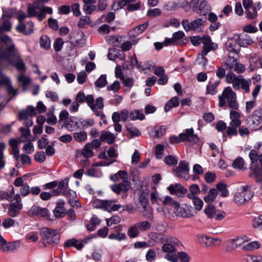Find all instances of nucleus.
<instances>
[{
  "label": "nucleus",
  "instance_id": "1",
  "mask_svg": "<svg viewBox=\"0 0 262 262\" xmlns=\"http://www.w3.org/2000/svg\"><path fill=\"white\" fill-rule=\"evenodd\" d=\"M3 60L9 65L14 67L18 70L19 74L17 77V82L21 85L23 91H26L28 86L31 83V79L24 74L26 71V64L17 50L13 49L11 53H10L8 55H1L0 62Z\"/></svg>",
  "mask_w": 262,
  "mask_h": 262
},
{
  "label": "nucleus",
  "instance_id": "2",
  "mask_svg": "<svg viewBox=\"0 0 262 262\" xmlns=\"http://www.w3.org/2000/svg\"><path fill=\"white\" fill-rule=\"evenodd\" d=\"M226 80L228 83L232 84L235 90L242 89L246 93L250 91V85L251 84L250 79H246L242 75H236L233 72H228L226 75Z\"/></svg>",
  "mask_w": 262,
  "mask_h": 262
},
{
  "label": "nucleus",
  "instance_id": "3",
  "mask_svg": "<svg viewBox=\"0 0 262 262\" xmlns=\"http://www.w3.org/2000/svg\"><path fill=\"white\" fill-rule=\"evenodd\" d=\"M218 97L220 106L223 107L227 103L229 108L235 110H238L239 105L236 100V95L231 87L225 88L222 95H219Z\"/></svg>",
  "mask_w": 262,
  "mask_h": 262
},
{
  "label": "nucleus",
  "instance_id": "4",
  "mask_svg": "<svg viewBox=\"0 0 262 262\" xmlns=\"http://www.w3.org/2000/svg\"><path fill=\"white\" fill-rule=\"evenodd\" d=\"M41 241L45 246L57 244L60 240L59 231L57 229L42 227L40 231Z\"/></svg>",
  "mask_w": 262,
  "mask_h": 262
},
{
  "label": "nucleus",
  "instance_id": "5",
  "mask_svg": "<svg viewBox=\"0 0 262 262\" xmlns=\"http://www.w3.org/2000/svg\"><path fill=\"white\" fill-rule=\"evenodd\" d=\"M198 141L199 138L194 134V131L192 128L186 129L184 133L180 134L178 136H173L169 138V142L172 144L185 141L195 144Z\"/></svg>",
  "mask_w": 262,
  "mask_h": 262
},
{
  "label": "nucleus",
  "instance_id": "6",
  "mask_svg": "<svg viewBox=\"0 0 262 262\" xmlns=\"http://www.w3.org/2000/svg\"><path fill=\"white\" fill-rule=\"evenodd\" d=\"M253 194L254 192L250 190V185L243 186L235 193L234 201L238 205H243L252 198Z\"/></svg>",
  "mask_w": 262,
  "mask_h": 262
},
{
  "label": "nucleus",
  "instance_id": "7",
  "mask_svg": "<svg viewBox=\"0 0 262 262\" xmlns=\"http://www.w3.org/2000/svg\"><path fill=\"white\" fill-rule=\"evenodd\" d=\"M222 65L229 72H233L234 71L238 74H241L245 71V67L238 62V59L230 55L227 56Z\"/></svg>",
  "mask_w": 262,
  "mask_h": 262
},
{
  "label": "nucleus",
  "instance_id": "8",
  "mask_svg": "<svg viewBox=\"0 0 262 262\" xmlns=\"http://www.w3.org/2000/svg\"><path fill=\"white\" fill-rule=\"evenodd\" d=\"M138 209L141 214L145 219L152 220L154 219L153 211L147 198L141 197Z\"/></svg>",
  "mask_w": 262,
  "mask_h": 262
},
{
  "label": "nucleus",
  "instance_id": "9",
  "mask_svg": "<svg viewBox=\"0 0 262 262\" xmlns=\"http://www.w3.org/2000/svg\"><path fill=\"white\" fill-rule=\"evenodd\" d=\"M165 215L168 219L171 220H174L178 216L189 218L193 216L191 212V209L186 205H183L181 207L179 205L174 213L171 214L168 213Z\"/></svg>",
  "mask_w": 262,
  "mask_h": 262
},
{
  "label": "nucleus",
  "instance_id": "10",
  "mask_svg": "<svg viewBox=\"0 0 262 262\" xmlns=\"http://www.w3.org/2000/svg\"><path fill=\"white\" fill-rule=\"evenodd\" d=\"M239 38L238 34H235L232 37L228 38L226 43V50L230 53L237 54L241 50Z\"/></svg>",
  "mask_w": 262,
  "mask_h": 262
},
{
  "label": "nucleus",
  "instance_id": "11",
  "mask_svg": "<svg viewBox=\"0 0 262 262\" xmlns=\"http://www.w3.org/2000/svg\"><path fill=\"white\" fill-rule=\"evenodd\" d=\"M14 200L15 202L11 203L9 205L8 214L12 217H15L19 213L20 210L23 208L21 199L19 194L16 195Z\"/></svg>",
  "mask_w": 262,
  "mask_h": 262
},
{
  "label": "nucleus",
  "instance_id": "12",
  "mask_svg": "<svg viewBox=\"0 0 262 262\" xmlns=\"http://www.w3.org/2000/svg\"><path fill=\"white\" fill-rule=\"evenodd\" d=\"M189 164L187 162L183 161H181L179 166L173 169V171L176 173L177 177H181L185 180H188L189 178L188 174L189 171Z\"/></svg>",
  "mask_w": 262,
  "mask_h": 262
},
{
  "label": "nucleus",
  "instance_id": "13",
  "mask_svg": "<svg viewBox=\"0 0 262 262\" xmlns=\"http://www.w3.org/2000/svg\"><path fill=\"white\" fill-rule=\"evenodd\" d=\"M203 45V50L202 53L203 55H207L209 52L215 50L218 48L217 44L212 42L211 37L207 35L204 36Z\"/></svg>",
  "mask_w": 262,
  "mask_h": 262
},
{
  "label": "nucleus",
  "instance_id": "14",
  "mask_svg": "<svg viewBox=\"0 0 262 262\" xmlns=\"http://www.w3.org/2000/svg\"><path fill=\"white\" fill-rule=\"evenodd\" d=\"M70 39L75 46L82 47L86 43V37L81 31L71 34Z\"/></svg>",
  "mask_w": 262,
  "mask_h": 262
},
{
  "label": "nucleus",
  "instance_id": "15",
  "mask_svg": "<svg viewBox=\"0 0 262 262\" xmlns=\"http://www.w3.org/2000/svg\"><path fill=\"white\" fill-rule=\"evenodd\" d=\"M262 121V110L259 109L254 111L252 115L249 117L247 121L250 126H258Z\"/></svg>",
  "mask_w": 262,
  "mask_h": 262
},
{
  "label": "nucleus",
  "instance_id": "16",
  "mask_svg": "<svg viewBox=\"0 0 262 262\" xmlns=\"http://www.w3.org/2000/svg\"><path fill=\"white\" fill-rule=\"evenodd\" d=\"M250 241V239L246 235L239 236L234 238L231 240L230 243L231 246V248L227 247L226 251L230 252L232 250L241 246L243 244L249 242Z\"/></svg>",
  "mask_w": 262,
  "mask_h": 262
},
{
  "label": "nucleus",
  "instance_id": "17",
  "mask_svg": "<svg viewBox=\"0 0 262 262\" xmlns=\"http://www.w3.org/2000/svg\"><path fill=\"white\" fill-rule=\"evenodd\" d=\"M80 119L75 117H71L69 119L65 120L62 124V127L66 128L68 130L72 132L79 128V123Z\"/></svg>",
  "mask_w": 262,
  "mask_h": 262
},
{
  "label": "nucleus",
  "instance_id": "18",
  "mask_svg": "<svg viewBox=\"0 0 262 262\" xmlns=\"http://www.w3.org/2000/svg\"><path fill=\"white\" fill-rule=\"evenodd\" d=\"M200 242L207 247H212L217 246L221 243V239L214 238L208 236L202 235L200 237Z\"/></svg>",
  "mask_w": 262,
  "mask_h": 262
},
{
  "label": "nucleus",
  "instance_id": "19",
  "mask_svg": "<svg viewBox=\"0 0 262 262\" xmlns=\"http://www.w3.org/2000/svg\"><path fill=\"white\" fill-rule=\"evenodd\" d=\"M116 201L115 200H104L103 210L108 212L119 210L121 208L122 206L119 204H116Z\"/></svg>",
  "mask_w": 262,
  "mask_h": 262
},
{
  "label": "nucleus",
  "instance_id": "20",
  "mask_svg": "<svg viewBox=\"0 0 262 262\" xmlns=\"http://www.w3.org/2000/svg\"><path fill=\"white\" fill-rule=\"evenodd\" d=\"M29 213L31 215L40 217H46L49 215L47 209L37 206H33L29 210Z\"/></svg>",
  "mask_w": 262,
  "mask_h": 262
},
{
  "label": "nucleus",
  "instance_id": "21",
  "mask_svg": "<svg viewBox=\"0 0 262 262\" xmlns=\"http://www.w3.org/2000/svg\"><path fill=\"white\" fill-rule=\"evenodd\" d=\"M34 4H37L36 8L37 10H39V12L37 13V15L36 16L37 17L38 19L40 21L42 20L46 17V15L47 13L50 14L52 13V8L49 7H44L43 6H39L37 2H34Z\"/></svg>",
  "mask_w": 262,
  "mask_h": 262
},
{
  "label": "nucleus",
  "instance_id": "22",
  "mask_svg": "<svg viewBox=\"0 0 262 262\" xmlns=\"http://www.w3.org/2000/svg\"><path fill=\"white\" fill-rule=\"evenodd\" d=\"M211 10V7L208 3L205 0H202L198 9L195 10V12L201 15H206Z\"/></svg>",
  "mask_w": 262,
  "mask_h": 262
},
{
  "label": "nucleus",
  "instance_id": "23",
  "mask_svg": "<svg viewBox=\"0 0 262 262\" xmlns=\"http://www.w3.org/2000/svg\"><path fill=\"white\" fill-rule=\"evenodd\" d=\"M168 190L172 194H181L183 195L186 194L187 192V189L180 184L169 185Z\"/></svg>",
  "mask_w": 262,
  "mask_h": 262
},
{
  "label": "nucleus",
  "instance_id": "24",
  "mask_svg": "<svg viewBox=\"0 0 262 262\" xmlns=\"http://www.w3.org/2000/svg\"><path fill=\"white\" fill-rule=\"evenodd\" d=\"M20 133V137L18 138L19 143H24L28 141H31V131L28 128L20 127L19 129Z\"/></svg>",
  "mask_w": 262,
  "mask_h": 262
},
{
  "label": "nucleus",
  "instance_id": "25",
  "mask_svg": "<svg viewBox=\"0 0 262 262\" xmlns=\"http://www.w3.org/2000/svg\"><path fill=\"white\" fill-rule=\"evenodd\" d=\"M260 247V243L255 241L243 245L241 249L242 251L245 252H249L257 250L259 249Z\"/></svg>",
  "mask_w": 262,
  "mask_h": 262
},
{
  "label": "nucleus",
  "instance_id": "26",
  "mask_svg": "<svg viewBox=\"0 0 262 262\" xmlns=\"http://www.w3.org/2000/svg\"><path fill=\"white\" fill-rule=\"evenodd\" d=\"M10 79L8 77L5 76L2 71L0 70V83L8 86L7 91L9 93H14V94H15V91L10 84Z\"/></svg>",
  "mask_w": 262,
  "mask_h": 262
},
{
  "label": "nucleus",
  "instance_id": "27",
  "mask_svg": "<svg viewBox=\"0 0 262 262\" xmlns=\"http://www.w3.org/2000/svg\"><path fill=\"white\" fill-rule=\"evenodd\" d=\"M259 156L257 151L255 150H251L249 153V156L251 161V166L250 169L253 171V174L255 175L256 172V167L255 166L257 160H259Z\"/></svg>",
  "mask_w": 262,
  "mask_h": 262
},
{
  "label": "nucleus",
  "instance_id": "28",
  "mask_svg": "<svg viewBox=\"0 0 262 262\" xmlns=\"http://www.w3.org/2000/svg\"><path fill=\"white\" fill-rule=\"evenodd\" d=\"M163 204L170 207L171 209L172 210L173 213H174L176 209H178V207L179 206V203L177 201L174 200L171 197L168 195L166 196L163 201Z\"/></svg>",
  "mask_w": 262,
  "mask_h": 262
},
{
  "label": "nucleus",
  "instance_id": "29",
  "mask_svg": "<svg viewBox=\"0 0 262 262\" xmlns=\"http://www.w3.org/2000/svg\"><path fill=\"white\" fill-rule=\"evenodd\" d=\"M18 194H15L14 188H12L9 192L0 191V200H6L9 202L15 201L14 198Z\"/></svg>",
  "mask_w": 262,
  "mask_h": 262
},
{
  "label": "nucleus",
  "instance_id": "30",
  "mask_svg": "<svg viewBox=\"0 0 262 262\" xmlns=\"http://www.w3.org/2000/svg\"><path fill=\"white\" fill-rule=\"evenodd\" d=\"M100 139L102 142L106 141L108 144H112L114 142L115 137L113 133L103 130L101 133Z\"/></svg>",
  "mask_w": 262,
  "mask_h": 262
},
{
  "label": "nucleus",
  "instance_id": "31",
  "mask_svg": "<svg viewBox=\"0 0 262 262\" xmlns=\"http://www.w3.org/2000/svg\"><path fill=\"white\" fill-rule=\"evenodd\" d=\"M166 127L163 125L161 126H156L150 131V134L157 138L163 136L166 133Z\"/></svg>",
  "mask_w": 262,
  "mask_h": 262
},
{
  "label": "nucleus",
  "instance_id": "32",
  "mask_svg": "<svg viewBox=\"0 0 262 262\" xmlns=\"http://www.w3.org/2000/svg\"><path fill=\"white\" fill-rule=\"evenodd\" d=\"M239 40L238 43L240 45V48L241 47H246L248 46L251 45L252 43V40L251 38L247 34H241L240 35L238 34Z\"/></svg>",
  "mask_w": 262,
  "mask_h": 262
},
{
  "label": "nucleus",
  "instance_id": "33",
  "mask_svg": "<svg viewBox=\"0 0 262 262\" xmlns=\"http://www.w3.org/2000/svg\"><path fill=\"white\" fill-rule=\"evenodd\" d=\"M205 22V20L200 18H196V19L192 21L190 23L191 30H201L204 27Z\"/></svg>",
  "mask_w": 262,
  "mask_h": 262
},
{
  "label": "nucleus",
  "instance_id": "34",
  "mask_svg": "<svg viewBox=\"0 0 262 262\" xmlns=\"http://www.w3.org/2000/svg\"><path fill=\"white\" fill-rule=\"evenodd\" d=\"M217 190L214 188H211L209 190L208 194L204 196V201L208 203L209 204H211V203L215 200L217 196Z\"/></svg>",
  "mask_w": 262,
  "mask_h": 262
},
{
  "label": "nucleus",
  "instance_id": "35",
  "mask_svg": "<svg viewBox=\"0 0 262 262\" xmlns=\"http://www.w3.org/2000/svg\"><path fill=\"white\" fill-rule=\"evenodd\" d=\"M179 104V98L178 97L171 98L166 104L164 110L166 112L169 111L172 107H177Z\"/></svg>",
  "mask_w": 262,
  "mask_h": 262
},
{
  "label": "nucleus",
  "instance_id": "36",
  "mask_svg": "<svg viewBox=\"0 0 262 262\" xmlns=\"http://www.w3.org/2000/svg\"><path fill=\"white\" fill-rule=\"evenodd\" d=\"M74 139L77 142H84L88 138L87 133L85 131L75 132L73 135Z\"/></svg>",
  "mask_w": 262,
  "mask_h": 262
},
{
  "label": "nucleus",
  "instance_id": "37",
  "mask_svg": "<svg viewBox=\"0 0 262 262\" xmlns=\"http://www.w3.org/2000/svg\"><path fill=\"white\" fill-rule=\"evenodd\" d=\"M93 150V148L92 147L91 144L88 143L85 144L84 147L82 149L81 152L84 157L89 158L93 157L94 155Z\"/></svg>",
  "mask_w": 262,
  "mask_h": 262
},
{
  "label": "nucleus",
  "instance_id": "38",
  "mask_svg": "<svg viewBox=\"0 0 262 262\" xmlns=\"http://www.w3.org/2000/svg\"><path fill=\"white\" fill-rule=\"evenodd\" d=\"M20 247V242L18 241L8 243L6 246L3 247V251L6 252H12L17 250Z\"/></svg>",
  "mask_w": 262,
  "mask_h": 262
},
{
  "label": "nucleus",
  "instance_id": "39",
  "mask_svg": "<svg viewBox=\"0 0 262 262\" xmlns=\"http://www.w3.org/2000/svg\"><path fill=\"white\" fill-rule=\"evenodd\" d=\"M66 247L73 246L77 250H80L82 248L83 245L81 241H78L75 238H72L67 241L64 244Z\"/></svg>",
  "mask_w": 262,
  "mask_h": 262
},
{
  "label": "nucleus",
  "instance_id": "40",
  "mask_svg": "<svg viewBox=\"0 0 262 262\" xmlns=\"http://www.w3.org/2000/svg\"><path fill=\"white\" fill-rule=\"evenodd\" d=\"M64 203L61 202L57 204L54 210V214L56 217H61L66 213V209L64 208Z\"/></svg>",
  "mask_w": 262,
  "mask_h": 262
},
{
  "label": "nucleus",
  "instance_id": "41",
  "mask_svg": "<svg viewBox=\"0 0 262 262\" xmlns=\"http://www.w3.org/2000/svg\"><path fill=\"white\" fill-rule=\"evenodd\" d=\"M220 83V80H217L214 82L209 81L207 86V93L214 95L217 92V87Z\"/></svg>",
  "mask_w": 262,
  "mask_h": 262
},
{
  "label": "nucleus",
  "instance_id": "42",
  "mask_svg": "<svg viewBox=\"0 0 262 262\" xmlns=\"http://www.w3.org/2000/svg\"><path fill=\"white\" fill-rule=\"evenodd\" d=\"M260 8H261L260 3V2L257 3L252 8V10H253V12H251V11H247L246 12H245L247 17L249 18H251V19L255 17L257 15V11L260 10Z\"/></svg>",
  "mask_w": 262,
  "mask_h": 262
},
{
  "label": "nucleus",
  "instance_id": "43",
  "mask_svg": "<svg viewBox=\"0 0 262 262\" xmlns=\"http://www.w3.org/2000/svg\"><path fill=\"white\" fill-rule=\"evenodd\" d=\"M189 192L187 194L189 199H194L196 197V195L200 192L199 186L196 184H192L190 186L189 188Z\"/></svg>",
  "mask_w": 262,
  "mask_h": 262
},
{
  "label": "nucleus",
  "instance_id": "44",
  "mask_svg": "<svg viewBox=\"0 0 262 262\" xmlns=\"http://www.w3.org/2000/svg\"><path fill=\"white\" fill-rule=\"evenodd\" d=\"M39 44L41 48L45 50H48L51 47V41L47 35H42L40 37Z\"/></svg>",
  "mask_w": 262,
  "mask_h": 262
},
{
  "label": "nucleus",
  "instance_id": "45",
  "mask_svg": "<svg viewBox=\"0 0 262 262\" xmlns=\"http://www.w3.org/2000/svg\"><path fill=\"white\" fill-rule=\"evenodd\" d=\"M216 189L221 192L222 197H226L229 194V191L227 189V185L225 183L220 182L216 185Z\"/></svg>",
  "mask_w": 262,
  "mask_h": 262
},
{
  "label": "nucleus",
  "instance_id": "46",
  "mask_svg": "<svg viewBox=\"0 0 262 262\" xmlns=\"http://www.w3.org/2000/svg\"><path fill=\"white\" fill-rule=\"evenodd\" d=\"M140 231L148 230L151 227L150 223L147 221L139 222L135 224Z\"/></svg>",
  "mask_w": 262,
  "mask_h": 262
},
{
  "label": "nucleus",
  "instance_id": "47",
  "mask_svg": "<svg viewBox=\"0 0 262 262\" xmlns=\"http://www.w3.org/2000/svg\"><path fill=\"white\" fill-rule=\"evenodd\" d=\"M129 118L133 120H142L145 118V116L141 111L135 110L129 113Z\"/></svg>",
  "mask_w": 262,
  "mask_h": 262
},
{
  "label": "nucleus",
  "instance_id": "48",
  "mask_svg": "<svg viewBox=\"0 0 262 262\" xmlns=\"http://www.w3.org/2000/svg\"><path fill=\"white\" fill-rule=\"evenodd\" d=\"M16 10L13 8H6L3 9V14L2 18L3 19L11 18L15 14Z\"/></svg>",
  "mask_w": 262,
  "mask_h": 262
},
{
  "label": "nucleus",
  "instance_id": "49",
  "mask_svg": "<svg viewBox=\"0 0 262 262\" xmlns=\"http://www.w3.org/2000/svg\"><path fill=\"white\" fill-rule=\"evenodd\" d=\"M140 233V231L135 224L133 225L127 230V235L130 238L137 237Z\"/></svg>",
  "mask_w": 262,
  "mask_h": 262
},
{
  "label": "nucleus",
  "instance_id": "50",
  "mask_svg": "<svg viewBox=\"0 0 262 262\" xmlns=\"http://www.w3.org/2000/svg\"><path fill=\"white\" fill-rule=\"evenodd\" d=\"M106 75H101L100 77L95 81V85L96 87L101 88L107 84Z\"/></svg>",
  "mask_w": 262,
  "mask_h": 262
},
{
  "label": "nucleus",
  "instance_id": "51",
  "mask_svg": "<svg viewBox=\"0 0 262 262\" xmlns=\"http://www.w3.org/2000/svg\"><path fill=\"white\" fill-rule=\"evenodd\" d=\"M36 5H32L31 4H28L27 5V14L28 15V17H31L33 16H36L37 15V10L36 8Z\"/></svg>",
  "mask_w": 262,
  "mask_h": 262
},
{
  "label": "nucleus",
  "instance_id": "52",
  "mask_svg": "<svg viewBox=\"0 0 262 262\" xmlns=\"http://www.w3.org/2000/svg\"><path fill=\"white\" fill-rule=\"evenodd\" d=\"M215 211L214 207L212 204H209L204 209V212L208 218H213Z\"/></svg>",
  "mask_w": 262,
  "mask_h": 262
},
{
  "label": "nucleus",
  "instance_id": "53",
  "mask_svg": "<svg viewBox=\"0 0 262 262\" xmlns=\"http://www.w3.org/2000/svg\"><path fill=\"white\" fill-rule=\"evenodd\" d=\"M245 165L244 159L242 157H237L233 162L232 166L234 168L242 169Z\"/></svg>",
  "mask_w": 262,
  "mask_h": 262
},
{
  "label": "nucleus",
  "instance_id": "54",
  "mask_svg": "<svg viewBox=\"0 0 262 262\" xmlns=\"http://www.w3.org/2000/svg\"><path fill=\"white\" fill-rule=\"evenodd\" d=\"M252 225L254 228L262 230V215H260L253 220Z\"/></svg>",
  "mask_w": 262,
  "mask_h": 262
},
{
  "label": "nucleus",
  "instance_id": "55",
  "mask_svg": "<svg viewBox=\"0 0 262 262\" xmlns=\"http://www.w3.org/2000/svg\"><path fill=\"white\" fill-rule=\"evenodd\" d=\"M108 238L111 239L121 241L126 238V235L124 233H111L108 235Z\"/></svg>",
  "mask_w": 262,
  "mask_h": 262
},
{
  "label": "nucleus",
  "instance_id": "56",
  "mask_svg": "<svg viewBox=\"0 0 262 262\" xmlns=\"http://www.w3.org/2000/svg\"><path fill=\"white\" fill-rule=\"evenodd\" d=\"M22 150L27 154H30L32 153L34 151V149L33 144L31 143V141H28V143H25L22 148Z\"/></svg>",
  "mask_w": 262,
  "mask_h": 262
},
{
  "label": "nucleus",
  "instance_id": "57",
  "mask_svg": "<svg viewBox=\"0 0 262 262\" xmlns=\"http://www.w3.org/2000/svg\"><path fill=\"white\" fill-rule=\"evenodd\" d=\"M162 251L166 253H172L176 251L174 246L170 243L164 244L162 247Z\"/></svg>",
  "mask_w": 262,
  "mask_h": 262
},
{
  "label": "nucleus",
  "instance_id": "58",
  "mask_svg": "<svg viewBox=\"0 0 262 262\" xmlns=\"http://www.w3.org/2000/svg\"><path fill=\"white\" fill-rule=\"evenodd\" d=\"M126 130L132 134V137L139 136L141 135L140 131L136 127H134L131 124H128L126 126Z\"/></svg>",
  "mask_w": 262,
  "mask_h": 262
},
{
  "label": "nucleus",
  "instance_id": "59",
  "mask_svg": "<svg viewBox=\"0 0 262 262\" xmlns=\"http://www.w3.org/2000/svg\"><path fill=\"white\" fill-rule=\"evenodd\" d=\"M191 199L193 200L195 209L197 210H201L204 204L203 201L197 196Z\"/></svg>",
  "mask_w": 262,
  "mask_h": 262
},
{
  "label": "nucleus",
  "instance_id": "60",
  "mask_svg": "<svg viewBox=\"0 0 262 262\" xmlns=\"http://www.w3.org/2000/svg\"><path fill=\"white\" fill-rule=\"evenodd\" d=\"M106 225L107 226H111L113 224H118L121 221V219L119 216L116 215L106 219Z\"/></svg>",
  "mask_w": 262,
  "mask_h": 262
},
{
  "label": "nucleus",
  "instance_id": "61",
  "mask_svg": "<svg viewBox=\"0 0 262 262\" xmlns=\"http://www.w3.org/2000/svg\"><path fill=\"white\" fill-rule=\"evenodd\" d=\"M120 89V84L118 81H114L111 85L107 87L108 91H112L114 93L117 92Z\"/></svg>",
  "mask_w": 262,
  "mask_h": 262
},
{
  "label": "nucleus",
  "instance_id": "62",
  "mask_svg": "<svg viewBox=\"0 0 262 262\" xmlns=\"http://www.w3.org/2000/svg\"><path fill=\"white\" fill-rule=\"evenodd\" d=\"M164 162L168 165H173L177 164L178 160L174 156L169 155L165 157Z\"/></svg>",
  "mask_w": 262,
  "mask_h": 262
},
{
  "label": "nucleus",
  "instance_id": "63",
  "mask_svg": "<svg viewBox=\"0 0 262 262\" xmlns=\"http://www.w3.org/2000/svg\"><path fill=\"white\" fill-rule=\"evenodd\" d=\"M164 153V146L161 144H158L156 147L155 155L158 159H161Z\"/></svg>",
  "mask_w": 262,
  "mask_h": 262
},
{
  "label": "nucleus",
  "instance_id": "64",
  "mask_svg": "<svg viewBox=\"0 0 262 262\" xmlns=\"http://www.w3.org/2000/svg\"><path fill=\"white\" fill-rule=\"evenodd\" d=\"M46 97L53 102H57L58 100L56 93L51 91H47L46 92Z\"/></svg>",
  "mask_w": 262,
  "mask_h": 262
}]
</instances>
